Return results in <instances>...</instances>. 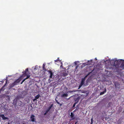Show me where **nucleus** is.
<instances>
[{
    "instance_id": "obj_1",
    "label": "nucleus",
    "mask_w": 124,
    "mask_h": 124,
    "mask_svg": "<svg viewBox=\"0 0 124 124\" xmlns=\"http://www.w3.org/2000/svg\"><path fill=\"white\" fill-rule=\"evenodd\" d=\"M109 61L111 62L112 61H113L112 63H113L115 64L116 62H118V64H120L121 63V61H124V60H123L122 59H120L117 60L115 58L113 59L110 60V59H109Z\"/></svg>"
},
{
    "instance_id": "obj_2",
    "label": "nucleus",
    "mask_w": 124,
    "mask_h": 124,
    "mask_svg": "<svg viewBox=\"0 0 124 124\" xmlns=\"http://www.w3.org/2000/svg\"><path fill=\"white\" fill-rule=\"evenodd\" d=\"M85 78H84V79H82L81 84L80 85H79V87L78 88V89H79L83 85L84 83V81L85 80Z\"/></svg>"
},
{
    "instance_id": "obj_3",
    "label": "nucleus",
    "mask_w": 124,
    "mask_h": 124,
    "mask_svg": "<svg viewBox=\"0 0 124 124\" xmlns=\"http://www.w3.org/2000/svg\"><path fill=\"white\" fill-rule=\"evenodd\" d=\"M0 117H1L3 120L8 119V118L5 116L3 115H0Z\"/></svg>"
},
{
    "instance_id": "obj_4",
    "label": "nucleus",
    "mask_w": 124,
    "mask_h": 124,
    "mask_svg": "<svg viewBox=\"0 0 124 124\" xmlns=\"http://www.w3.org/2000/svg\"><path fill=\"white\" fill-rule=\"evenodd\" d=\"M35 116L33 115H32L31 116L30 119L32 122H34L35 121Z\"/></svg>"
},
{
    "instance_id": "obj_5",
    "label": "nucleus",
    "mask_w": 124,
    "mask_h": 124,
    "mask_svg": "<svg viewBox=\"0 0 124 124\" xmlns=\"http://www.w3.org/2000/svg\"><path fill=\"white\" fill-rule=\"evenodd\" d=\"M53 105V104H52L48 108L46 111V113H47L49 111L51 107H52Z\"/></svg>"
},
{
    "instance_id": "obj_6",
    "label": "nucleus",
    "mask_w": 124,
    "mask_h": 124,
    "mask_svg": "<svg viewBox=\"0 0 124 124\" xmlns=\"http://www.w3.org/2000/svg\"><path fill=\"white\" fill-rule=\"evenodd\" d=\"M28 71V69L27 68L25 71H23V73L24 72H25L24 74L25 75H26L27 76H29L27 75V72Z\"/></svg>"
},
{
    "instance_id": "obj_7",
    "label": "nucleus",
    "mask_w": 124,
    "mask_h": 124,
    "mask_svg": "<svg viewBox=\"0 0 124 124\" xmlns=\"http://www.w3.org/2000/svg\"><path fill=\"white\" fill-rule=\"evenodd\" d=\"M30 77V76H27V78H26L24 79H23V81H22L21 82V84H22V83L25 81V80H26L28 78Z\"/></svg>"
},
{
    "instance_id": "obj_8",
    "label": "nucleus",
    "mask_w": 124,
    "mask_h": 124,
    "mask_svg": "<svg viewBox=\"0 0 124 124\" xmlns=\"http://www.w3.org/2000/svg\"><path fill=\"white\" fill-rule=\"evenodd\" d=\"M30 77V76H27V78H26L24 79H23V81H22L21 82V84H22V83L25 81V80H26L28 78Z\"/></svg>"
},
{
    "instance_id": "obj_9",
    "label": "nucleus",
    "mask_w": 124,
    "mask_h": 124,
    "mask_svg": "<svg viewBox=\"0 0 124 124\" xmlns=\"http://www.w3.org/2000/svg\"><path fill=\"white\" fill-rule=\"evenodd\" d=\"M80 99V98L79 97H77L76 99H75V102L77 103V102Z\"/></svg>"
},
{
    "instance_id": "obj_10",
    "label": "nucleus",
    "mask_w": 124,
    "mask_h": 124,
    "mask_svg": "<svg viewBox=\"0 0 124 124\" xmlns=\"http://www.w3.org/2000/svg\"><path fill=\"white\" fill-rule=\"evenodd\" d=\"M106 89H105V90L104 92H101L100 93V94L101 95H102L103 94L105 93H106Z\"/></svg>"
},
{
    "instance_id": "obj_11",
    "label": "nucleus",
    "mask_w": 124,
    "mask_h": 124,
    "mask_svg": "<svg viewBox=\"0 0 124 124\" xmlns=\"http://www.w3.org/2000/svg\"><path fill=\"white\" fill-rule=\"evenodd\" d=\"M68 94L66 93H65L62 95V97H66L67 96Z\"/></svg>"
},
{
    "instance_id": "obj_12",
    "label": "nucleus",
    "mask_w": 124,
    "mask_h": 124,
    "mask_svg": "<svg viewBox=\"0 0 124 124\" xmlns=\"http://www.w3.org/2000/svg\"><path fill=\"white\" fill-rule=\"evenodd\" d=\"M45 63H44L43 64L42 66L43 69L44 70H45Z\"/></svg>"
},
{
    "instance_id": "obj_13",
    "label": "nucleus",
    "mask_w": 124,
    "mask_h": 124,
    "mask_svg": "<svg viewBox=\"0 0 124 124\" xmlns=\"http://www.w3.org/2000/svg\"><path fill=\"white\" fill-rule=\"evenodd\" d=\"M40 95L39 94H38L35 97V98H36L37 99H38L40 97Z\"/></svg>"
},
{
    "instance_id": "obj_14",
    "label": "nucleus",
    "mask_w": 124,
    "mask_h": 124,
    "mask_svg": "<svg viewBox=\"0 0 124 124\" xmlns=\"http://www.w3.org/2000/svg\"><path fill=\"white\" fill-rule=\"evenodd\" d=\"M37 66H35V68L34 69V71H35L36 70L38 69V68L37 67Z\"/></svg>"
},
{
    "instance_id": "obj_15",
    "label": "nucleus",
    "mask_w": 124,
    "mask_h": 124,
    "mask_svg": "<svg viewBox=\"0 0 124 124\" xmlns=\"http://www.w3.org/2000/svg\"><path fill=\"white\" fill-rule=\"evenodd\" d=\"M49 71V73L50 74V75L52 76L53 75V74L51 71Z\"/></svg>"
},
{
    "instance_id": "obj_16",
    "label": "nucleus",
    "mask_w": 124,
    "mask_h": 124,
    "mask_svg": "<svg viewBox=\"0 0 124 124\" xmlns=\"http://www.w3.org/2000/svg\"><path fill=\"white\" fill-rule=\"evenodd\" d=\"M79 62L78 61H75L74 62V63L75 65H77V63Z\"/></svg>"
},
{
    "instance_id": "obj_17",
    "label": "nucleus",
    "mask_w": 124,
    "mask_h": 124,
    "mask_svg": "<svg viewBox=\"0 0 124 124\" xmlns=\"http://www.w3.org/2000/svg\"><path fill=\"white\" fill-rule=\"evenodd\" d=\"M76 91L75 90H73V91H69V92L70 93H72V92H75Z\"/></svg>"
},
{
    "instance_id": "obj_18",
    "label": "nucleus",
    "mask_w": 124,
    "mask_h": 124,
    "mask_svg": "<svg viewBox=\"0 0 124 124\" xmlns=\"http://www.w3.org/2000/svg\"><path fill=\"white\" fill-rule=\"evenodd\" d=\"M70 116H71V117H72V118L74 116L73 114L72 113H71Z\"/></svg>"
},
{
    "instance_id": "obj_19",
    "label": "nucleus",
    "mask_w": 124,
    "mask_h": 124,
    "mask_svg": "<svg viewBox=\"0 0 124 124\" xmlns=\"http://www.w3.org/2000/svg\"><path fill=\"white\" fill-rule=\"evenodd\" d=\"M77 103L75 102V103H74V104L73 105V107H74L75 106V105L77 104Z\"/></svg>"
},
{
    "instance_id": "obj_20",
    "label": "nucleus",
    "mask_w": 124,
    "mask_h": 124,
    "mask_svg": "<svg viewBox=\"0 0 124 124\" xmlns=\"http://www.w3.org/2000/svg\"><path fill=\"white\" fill-rule=\"evenodd\" d=\"M93 118H92L91 119V123H93Z\"/></svg>"
},
{
    "instance_id": "obj_21",
    "label": "nucleus",
    "mask_w": 124,
    "mask_h": 124,
    "mask_svg": "<svg viewBox=\"0 0 124 124\" xmlns=\"http://www.w3.org/2000/svg\"><path fill=\"white\" fill-rule=\"evenodd\" d=\"M37 99L36 98H35V99H34L33 100V101H36L37 100Z\"/></svg>"
},
{
    "instance_id": "obj_22",
    "label": "nucleus",
    "mask_w": 124,
    "mask_h": 124,
    "mask_svg": "<svg viewBox=\"0 0 124 124\" xmlns=\"http://www.w3.org/2000/svg\"><path fill=\"white\" fill-rule=\"evenodd\" d=\"M58 61H59V60L58 59H57L56 60H55L54 61L55 62H57Z\"/></svg>"
},
{
    "instance_id": "obj_23",
    "label": "nucleus",
    "mask_w": 124,
    "mask_h": 124,
    "mask_svg": "<svg viewBox=\"0 0 124 124\" xmlns=\"http://www.w3.org/2000/svg\"><path fill=\"white\" fill-rule=\"evenodd\" d=\"M78 66H76V67L75 68L76 69H77V68H78Z\"/></svg>"
},
{
    "instance_id": "obj_24",
    "label": "nucleus",
    "mask_w": 124,
    "mask_h": 124,
    "mask_svg": "<svg viewBox=\"0 0 124 124\" xmlns=\"http://www.w3.org/2000/svg\"><path fill=\"white\" fill-rule=\"evenodd\" d=\"M52 76H50V77H49L50 78H52Z\"/></svg>"
},
{
    "instance_id": "obj_25",
    "label": "nucleus",
    "mask_w": 124,
    "mask_h": 124,
    "mask_svg": "<svg viewBox=\"0 0 124 124\" xmlns=\"http://www.w3.org/2000/svg\"><path fill=\"white\" fill-rule=\"evenodd\" d=\"M92 60H90V61H88V62H89V61L92 62Z\"/></svg>"
},
{
    "instance_id": "obj_26",
    "label": "nucleus",
    "mask_w": 124,
    "mask_h": 124,
    "mask_svg": "<svg viewBox=\"0 0 124 124\" xmlns=\"http://www.w3.org/2000/svg\"><path fill=\"white\" fill-rule=\"evenodd\" d=\"M62 65L61 66H60V68H61V67L62 68Z\"/></svg>"
},
{
    "instance_id": "obj_27",
    "label": "nucleus",
    "mask_w": 124,
    "mask_h": 124,
    "mask_svg": "<svg viewBox=\"0 0 124 124\" xmlns=\"http://www.w3.org/2000/svg\"><path fill=\"white\" fill-rule=\"evenodd\" d=\"M47 113H46H46H45L44 115H45V114H46Z\"/></svg>"
},
{
    "instance_id": "obj_28",
    "label": "nucleus",
    "mask_w": 124,
    "mask_h": 124,
    "mask_svg": "<svg viewBox=\"0 0 124 124\" xmlns=\"http://www.w3.org/2000/svg\"><path fill=\"white\" fill-rule=\"evenodd\" d=\"M78 123H75V124H77Z\"/></svg>"
},
{
    "instance_id": "obj_29",
    "label": "nucleus",
    "mask_w": 124,
    "mask_h": 124,
    "mask_svg": "<svg viewBox=\"0 0 124 124\" xmlns=\"http://www.w3.org/2000/svg\"><path fill=\"white\" fill-rule=\"evenodd\" d=\"M104 61V62H106V61Z\"/></svg>"
},
{
    "instance_id": "obj_30",
    "label": "nucleus",
    "mask_w": 124,
    "mask_h": 124,
    "mask_svg": "<svg viewBox=\"0 0 124 124\" xmlns=\"http://www.w3.org/2000/svg\"><path fill=\"white\" fill-rule=\"evenodd\" d=\"M2 90V89H0V91L1 90Z\"/></svg>"
},
{
    "instance_id": "obj_31",
    "label": "nucleus",
    "mask_w": 124,
    "mask_h": 124,
    "mask_svg": "<svg viewBox=\"0 0 124 124\" xmlns=\"http://www.w3.org/2000/svg\"><path fill=\"white\" fill-rule=\"evenodd\" d=\"M95 59L96 60V59H96V58H95Z\"/></svg>"
},
{
    "instance_id": "obj_32",
    "label": "nucleus",
    "mask_w": 124,
    "mask_h": 124,
    "mask_svg": "<svg viewBox=\"0 0 124 124\" xmlns=\"http://www.w3.org/2000/svg\"><path fill=\"white\" fill-rule=\"evenodd\" d=\"M87 76H86L85 77V78H86Z\"/></svg>"
},
{
    "instance_id": "obj_33",
    "label": "nucleus",
    "mask_w": 124,
    "mask_h": 124,
    "mask_svg": "<svg viewBox=\"0 0 124 124\" xmlns=\"http://www.w3.org/2000/svg\"><path fill=\"white\" fill-rule=\"evenodd\" d=\"M93 123H91V124H92Z\"/></svg>"
},
{
    "instance_id": "obj_34",
    "label": "nucleus",
    "mask_w": 124,
    "mask_h": 124,
    "mask_svg": "<svg viewBox=\"0 0 124 124\" xmlns=\"http://www.w3.org/2000/svg\"><path fill=\"white\" fill-rule=\"evenodd\" d=\"M8 124H9L8 123Z\"/></svg>"
},
{
    "instance_id": "obj_35",
    "label": "nucleus",
    "mask_w": 124,
    "mask_h": 124,
    "mask_svg": "<svg viewBox=\"0 0 124 124\" xmlns=\"http://www.w3.org/2000/svg\"><path fill=\"white\" fill-rule=\"evenodd\" d=\"M23 124H25L24 123H23Z\"/></svg>"
}]
</instances>
